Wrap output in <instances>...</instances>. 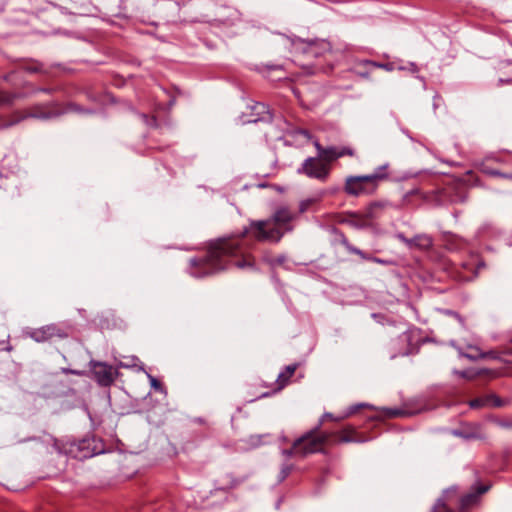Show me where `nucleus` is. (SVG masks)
<instances>
[{
	"instance_id": "nucleus-38",
	"label": "nucleus",
	"mask_w": 512,
	"mask_h": 512,
	"mask_svg": "<svg viewBox=\"0 0 512 512\" xmlns=\"http://www.w3.org/2000/svg\"><path fill=\"white\" fill-rule=\"evenodd\" d=\"M151 386L156 390L162 389V384L152 375H148Z\"/></svg>"
},
{
	"instance_id": "nucleus-7",
	"label": "nucleus",
	"mask_w": 512,
	"mask_h": 512,
	"mask_svg": "<svg viewBox=\"0 0 512 512\" xmlns=\"http://www.w3.org/2000/svg\"><path fill=\"white\" fill-rule=\"evenodd\" d=\"M91 373L98 385L110 386L117 375V371L106 362L91 360L89 363Z\"/></svg>"
},
{
	"instance_id": "nucleus-36",
	"label": "nucleus",
	"mask_w": 512,
	"mask_h": 512,
	"mask_svg": "<svg viewBox=\"0 0 512 512\" xmlns=\"http://www.w3.org/2000/svg\"><path fill=\"white\" fill-rule=\"evenodd\" d=\"M253 109L256 111L257 115H261L263 113H267L269 114L268 111H266V106L265 104L263 103H256L254 106H253Z\"/></svg>"
},
{
	"instance_id": "nucleus-43",
	"label": "nucleus",
	"mask_w": 512,
	"mask_h": 512,
	"mask_svg": "<svg viewBox=\"0 0 512 512\" xmlns=\"http://www.w3.org/2000/svg\"><path fill=\"white\" fill-rule=\"evenodd\" d=\"M499 425L504 428H512V422L510 421H501Z\"/></svg>"
},
{
	"instance_id": "nucleus-23",
	"label": "nucleus",
	"mask_w": 512,
	"mask_h": 512,
	"mask_svg": "<svg viewBox=\"0 0 512 512\" xmlns=\"http://www.w3.org/2000/svg\"><path fill=\"white\" fill-rule=\"evenodd\" d=\"M470 349L474 350V353H463L459 349V354L462 357L468 358L472 361L478 360L480 358H484L486 355L484 353H481L480 350L477 347L469 346Z\"/></svg>"
},
{
	"instance_id": "nucleus-33",
	"label": "nucleus",
	"mask_w": 512,
	"mask_h": 512,
	"mask_svg": "<svg viewBox=\"0 0 512 512\" xmlns=\"http://www.w3.org/2000/svg\"><path fill=\"white\" fill-rule=\"evenodd\" d=\"M292 467L293 466L289 465V464H284L282 466V469H281V472L279 475V481H283L290 474Z\"/></svg>"
},
{
	"instance_id": "nucleus-44",
	"label": "nucleus",
	"mask_w": 512,
	"mask_h": 512,
	"mask_svg": "<svg viewBox=\"0 0 512 512\" xmlns=\"http://www.w3.org/2000/svg\"><path fill=\"white\" fill-rule=\"evenodd\" d=\"M408 248H414V241L413 238H408L406 242L404 243Z\"/></svg>"
},
{
	"instance_id": "nucleus-11",
	"label": "nucleus",
	"mask_w": 512,
	"mask_h": 512,
	"mask_svg": "<svg viewBox=\"0 0 512 512\" xmlns=\"http://www.w3.org/2000/svg\"><path fill=\"white\" fill-rule=\"evenodd\" d=\"M343 156H354V150L350 147L329 146L324 148L319 158L329 165L332 161Z\"/></svg>"
},
{
	"instance_id": "nucleus-48",
	"label": "nucleus",
	"mask_w": 512,
	"mask_h": 512,
	"mask_svg": "<svg viewBox=\"0 0 512 512\" xmlns=\"http://www.w3.org/2000/svg\"><path fill=\"white\" fill-rule=\"evenodd\" d=\"M447 313L450 314V315L455 316L459 321H462L461 317L457 313H455L453 311H447Z\"/></svg>"
},
{
	"instance_id": "nucleus-45",
	"label": "nucleus",
	"mask_w": 512,
	"mask_h": 512,
	"mask_svg": "<svg viewBox=\"0 0 512 512\" xmlns=\"http://www.w3.org/2000/svg\"><path fill=\"white\" fill-rule=\"evenodd\" d=\"M458 375H460L461 377L463 378H470V375H469V372L468 371H461V372H456Z\"/></svg>"
},
{
	"instance_id": "nucleus-19",
	"label": "nucleus",
	"mask_w": 512,
	"mask_h": 512,
	"mask_svg": "<svg viewBox=\"0 0 512 512\" xmlns=\"http://www.w3.org/2000/svg\"><path fill=\"white\" fill-rule=\"evenodd\" d=\"M387 168L388 164L381 165L377 167L373 173L368 174L367 177H369L371 182L375 184V187H378V184L380 181L386 179L388 177L387 174Z\"/></svg>"
},
{
	"instance_id": "nucleus-14",
	"label": "nucleus",
	"mask_w": 512,
	"mask_h": 512,
	"mask_svg": "<svg viewBox=\"0 0 512 512\" xmlns=\"http://www.w3.org/2000/svg\"><path fill=\"white\" fill-rule=\"evenodd\" d=\"M488 489H489V486L479 485V486H477L475 491L462 496V498L460 499L461 508L466 509V508L470 507L471 505H473L474 503H476L479 496L484 494L485 492H487Z\"/></svg>"
},
{
	"instance_id": "nucleus-9",
	"label": "nucleus",
	"mask_w": 512,
	"mask_h": 512,
	"mask_svg": "<svg viewBox=\"0 0 512 512\" xmlns=\"http://www.w3.org/2000/svg\"><path fill=\"white\" fill-rule=\"evenodd\" d=\"M411 335L408 332H403L396 338L392 339L387 346V354L390 359L398 356H407L411 353Z\"/></svg>"
},
{
	"instance_id": "nucleus-37",
	"label": "nucleus",
	"mask_w": 512,
	"mask_h": 512,
	"mask_svg": "<svg viewBox=\"0 0 512 512\" xmlns=\"http://www.w3.org/2000/svg\"><path fill=\"white\" fill-rule=\"evenodd\" d=\"M62 373L72 374V375H77V376H83L85 374L84 371L75 370V369H71V368H62Z\"/></svg>"
},
{
	"instance_id": "nucleus-8",
	"label": "nucleus",
	"mask_w": 512,
	"mask_h": 512,
	"mask_svg": "<svg viewBox=\"0 0 512 512\" xmlns=\"http://www.w3.org/2000/svg\"><path fill=\"white\" fill-rule=\"evenodd\" d=\"M26 334L38 343L46 342L53 338L64 339L68 337L67 331L57 324H49L40 328L30 329Z\"/></svg>"
},
{
	"instance_id": "nucleus-31",
	"label": "nucleus",
	"mask_w": 512,
	"mask_h": 512,
	"mask_svg": "<svg viewBox=\"0 0 512 512\" xmlns=\"http://www.w3.org/2000/svg\"><path fill=\"white\" fill-rule=\"evenodd\" d=\"M385 415L389 418L404 416L406 412L397 408H384Z\"/></svg>"
},
{
	"instance_id": "nucleus-40",
	"label": "nucleus",
	"mask_w": 512,
	"mask_h": 512,
	"mask_svg": "<svg viewBox=\"0 0 512 512\" xmlns=\"http://www.w3.org/2000/svg\"><path fill=\"white\" fill-rule=\"evenodd\" d=\"M282 454L286 457H292L294 455H299V453H296L295 449H294V445L292 446L291 449H285L282 451Z\"/></svg>"
},
{
	"instance_id": "nucleus-12",
	"label": "nucleus",
	"mask_w": 512,
	"mask_h": 512,
	"mask_svg": "<svg viewBox=\"0 0 512 512\" xmlns=\"http://www.w3.org/2000/svg\"><path fill=\"white\" fill-rule=\"evenodd\" d=\"M442 241L445 248L450 251H459L467 246L465 239L450 232H444L442 234Z\"/></svg>"
},
{
	"instance_id": "nucleus-41",
	"label": "nucleus",
	"mask_w": 512,
	"mask_h": 512,
	"mask_svg": "<svg viewBox=\"0 0 512 512\" xmlns=\"http://www.w3.org/2000/svg\"><path fill=\"white\" fill-rule=\"evenodd\" d=\"M326 419H330V420H341V417H340V418H334L333 414H331V413H325V414H323V416L321 417L320 421H322V423H323Z\"/></svg>"
},
{
	"instance_id": "nucleus-20",
	"label": "nucleus",
	"mask_w": 512,
	"mask_h": 512,
	"mask_svg": "<svg viewBox=\"0 0 512 512\" xmlns=\"http://www.w3.org/2000/svg\"><path fill=\"white\" fill-rule=\"evenodd\" d=\"M269 437V434H254L250 435L245 439V442L251 448H257L266 443V439Z\"/></svg>"
},
{
	"instance_id": "nucleus-15",
	"label": "nucleus",
	"mask_w": 512,
	"mask_h": 512,
	"mask_svg": "<svg viewBox=\"0 0 512 512\" xmlns=\"http://www.w3.org/2000/svg\"><path fill=\"white\" fill-rule=\"evenodd\" d=\"M330 50L329 42L325 40L321 41H310L307 43L306 48L303 50L304 53L318 57L326 51Z\"/></svg>"
},
{
	"instance_id": "nucleus-13",
	"label": "nucleus",
	"mask_w": 512,
	"mask_h": 512,
	"mask_svg": "<svg viewBox=\"0 0 512 512\" xmlns=\"http://www.w3.org/2000/svg\"><path fill=\"white\" fill-rule=\"evenodd\" d=\"M342 245L346 248V250L349 253L356 254V255L360 256L363 260L372 261V262L382 264V265H388L390 263V261H388V260L377 258V257L371 256V255L365 253L364 251L360 250L359 248L351 245L346 238H343Z\"/></svg>"
},
{
	"instance_id": "nucleus-53",
	"label": "nucleus",
	"mask_w": 512,
	"mask_h": 512,
	"mask_svg": "<svg viewBox=\"0 0 512 512\" xmlns=\"http://www.w3.org/2000/svg\"><path fill=\"white\" fill-rule=\"evenodd\" d=\"M416 193H418V190H417V189H415V190H412V191L408 192L406 196L414 195V194H416Z\"/></svg>"
},
{
	"instance_id": "nucleus-42",
	"label": "nucleus",
	"mask_w": 512,
	"mask_h": 512,
	"mask_svg": "<svg viewBox=\"0 0 512 512\" xmlns=\"http://www.w3.org/2000/svg\"><path fill=\"white\" fill-rule=\"evenodd\" d=\"M314 146H315V148L317 150V154H318L317 157H320V155L322 154V152H323L325 147H323L318 141L314 142Z\"/></svg>"
},
{
	"instance_id": "nucleus-17",
	"label": "nucleus",
	"mask_w": 512,
	"mask_h": 512,
	"mask_svg": "<svg viewBox=\"0 0 512 512\" xmlns=\"http://www.w3.org/2000/svg\"><path fill=\"white\" fill-rule=\"evenodd\" d=\"M344 222L358 229L365 228L368 226L365 216H363V214L358 213H349Z\"/></svg>"
},
{
	"instance_id": "nucleus-51",
	"label": "nucleus",
	"mask_w": 512,
	"mask_h": 512,
	"mask_svg": "<svg viewBox=\"0 0 512 512\" xmlns=\"http://www.w3.org/2000/svg\"><path fill=\"white\" fill-rule=\"evenodd\" d=\"M53 89L51 88H43V89H38L37 91H42V92H46V93H51Z\"/></svg>"
},
{
	"instance_id": "nucleus-35",
	"label": "nucleus",
	"mask_w": 512,
	"mask_h": 512,
	"mask_svg": "<svg viewBox=\"0 0 512 512\" xmlns=\"http://www.w3.org/2000/svg\"><path fill=\"white\" fill-rule=\"evenodd\" d=\"M136 361H138V358H136V357H131V358L129 359V361H127V362H120V363L118 364V366H119V367H123V368H130V367H134V366L136 365V363H135Z\"/></svg>"
},
{
	"instance_id": "nucleus-54",
	"label": "nucleus",
	"mask_w": 512,
	"mask_h": 512,
	"mask_svg": "<svg viewBox=\"0 0 512 512\" xmlns=\"http://www.w3.org/2000/svg\"><path fill=\"white\" fill-rule=\"evenodd\" d=\"M197 422H199V423H203L204 421H203L201 418H198V419H197Z\"/></svg>"
},
{
	"instance_id": "nucleus-4",
	"label": "nucleus",
	"mask_w": 512,
	"mask_h": 512,
	"mask_svg": "<svg viewBox=\"0 0 512 512\" xmlns=\"http://www.w3.org/2000/svg\"><path fill=\"white\" fill-rule=\"evenodd\" d=\"M330 170V165L324 163L319 157H308L297 169V173L325 182L330 174Z\"/></svg>"
},
{
	"instance_id": "nucleus-6",
	"label": "nucleus",
	"mask_w": 512,
	"mask_h": 512,
	"mask_svg": "<svg viewBox=\"0 0 512 512\" xmlns=\"http://www.w3.org/2000/svg\"><path fill=\"white\" fill-rule=\"evenodd\" d=\"M484 269H486L484 260L477 254H471L459 265L457 279L463 282L472 281Z\"/></svg>"
},
{
	"instance_id": "nucleus-1",
	"label": "nucleus",
	"mask_w": 512,
	"mask_h": 512,
	"mask_svg": "<svg viewBox=\"0 0 512 512\" xmlns=\"http://www.w3.org/2000/svg\"><path fill=\"white\" fill-rule=\"evenodd\" d=\"M295 213L287 207L277 208L272 216L265 220H251L238 236L219 238L212 242L203 257L190 259V274L194 277H205L234 264L238 268H252L253 261L248 253L245 237L250 235L259 242L278 243L286 232L293 230L290 224Z\"/></svg>"
},
{
	"instance_id": "nucleus-39",
	"label": "nucleus",
	"mask_w": 512,
	"mask_h": 512,
	"mask_svg": "<svg viewBox=\"0 0 512 512\" xmlns=\"http://www.w3.org/2000/svg\"><path fill=\"white\" fill-rule=\"evenodd\" d=\"M490 230L492 231L493 230V226L492 224L490 223H485L483 224L480 229H479V233L484 235V234H487L488 232H490Z\"/></svg>"
},
{
	"instance_id": "nucleus-46",
	"label": "nucleus",
	"mask_w": 512,
	"mask_h": 512,
	"mask_svg": "<svg viewBox=\"0 0 512 512\" xmlns=\"http://www.w3.org/2000/svg\"><path fill=\"white\" fill-rule=\"evenodd\" d=\"M397 238L402 242V243H405L406 240L408 239L407 237L404 236V234L402 233H399L397 234Z\"/></svg>"
},
{
	"instance_id": "nucleus-30",
	"label": "nucleus",
	"mask_w": 512,
	"mask_h": 512,
	"mask_svg": "<svg viewBox=\"0 0 512 512\" xmlns=\"http://www.w3.org/2000/svg\"><path fill=\"white\" fill-rule=\"evenodd\" d=\"M321 197H318V198H309V199H306V200H303L300 202L299 204V212L300 213H304L308 210V208L316 203L317 201L320 200Z\"/></svg>"
},
{
	"instance_id": "nucleus-32",
	"label": "nucleus",
	"mask_w": 512,
	"mask_h": 512,
	"mask_svg": "<svg viewBox=\"0 0 512 512\" xmlns=\"http://www.w3.org/2000/svg\"><path fill=\"white\" fill-rule=\"evenodd\" d=\"M23 68L25 71L30 72V73L42 72V65L38 62H32V63L26 64Z\"/></svg>"
},
{
	"instance_id": "nucleus-50",
	"label": "nucleus",
	"mask_w": 512,
	"mask_h": 512,
	"mask_svg": "<svg viewBox=\"0 0 512 512\" xmlns=\"http://www.w3.org/2000/svg\"><path fill=\"white\" fill-rule=\"evenodd\" d=\"M264 120H266V117L260 116V117H258L256 119L250 120V122H257V121H264Z\"/></svg>"
},
{
	"instance_id": "nucleus-3",
	"label": "nucleus",
	"mask_w": 512,
	"mask_h": 512,
	"mask_svg": "<svg viewBox=\"0 0 512 512\" xmlns=\"http://www.w3.org/2000/svg\"><path fill=\"white\" fill-rule=\"evenodd\" d=\"M62 114V110L55 103L38 104L30 108L26 114H15L11 120L0 124L1 128L11 127L26 118L48 120Z\"/></svg>"
},
{
	"instance_id": "nucleus-18",
	"label": "nucleus",
	"mask_w": 512,
	"mask_h": 512,
	"mask_svg": "<svg viewBox=\"0 0 512 512\" xmlns=\"http://www.w3.org/2000/svg\"><path fill=\"white\" fill-rule=\"evenodd\" d=\"M414 248L428 250L433 245V239L428 234H419L413 237Z\"/></svg>"
},
{
	"instance_id": "nucleus-22",
	"label": "nucleus",
	"mask_w": 512,
	"mask_h": 512,
	"mask_svg": "<svg viewBox=\"0 0 512 512\" xmlns=\"http://www.w3.org/2000/svg\"><path fill=\"white\" fill-rule=\"evenodd\" d=\"M18 96V94L0 91V106L11 105Z\"/></svg>"
},
{
	"instance_id": "nucleus-34",
	"label": "nucleus",
	"mask_w": 512,
	"mask_h": 512,
	"mask_svg": "<svg viewBox=\"0 0 512 512\" xmlns=\"http://www.w3.org/2000/svg\"><path fill=\"white\" fill-rule=\"evenodd\" d=\"M141 119L146 123V125L151 127L157 126V120L155 117H149L146 114H140Z\"/></svg>"
},
{
	"instance_id": "nucleus-28",
	"label": "nucleus",
	"mask_w": 512,
	"mask_h": 512,
	"mask_svg": "<svg viewBox=\"0 0 512 512\" xmlns=\"http://www.w3.org/2000/svg\"><path fill=\"white\" fill-rule=\"evenodd\" d=\"M482 171L487 174V175H491V176H499V177H504V178H508V179H512V173H509V174H506V173H502L498 170H495V169H491L489 168L488 166H486L485 164H482Z\"/></svg>"
},
{
	"instance_id": "nucleus-26",
	"label": "nucleus",
	"mask_w": 512,
	"mask_h": 512,
	"mask_svg": "<svg viewBox=\"0 0 512 512\" xmlns=\"http://www.w3.org/2000/svg\"><path fill=\"white\" fill-rule=\"evenodd\" d=\"M296 370V365H288L286 367L285 372H281L278 376V381L283 384L288 381V379L294 374Z\"/></svg>"
},
{
	"instance_id": "nucleus-16",
	"label": "nucleus",
	"mask_w": 512,
	"mask_h": 512,
	"mask_svg": "<svg viewBox=\"0 0 512 512\" xmlns=\"http://www.w3.org/2000/svg\"><path fill=\"white\" fill-rule=\"evenodd\" d=\"M386 206V202H372L363 213V216H365L367 223L369 224L371 220L377 219L379 217L378 211L384 209Z\"/></svg>"
},
{
	"instance_id": "nucleus-2",
	"label": "nucleus",
	"mask_w": 512,
	"mask_h": 512,
	"mask_svg": "<svg viewBox=\"0 0 512 512\" xmlns=\"http://www.w3.org/2000/svg\"><path fill=\"white\" fill-rule=\"evenodd\" d=\"M322 421L310 431L294 441V449L299 456L305 457L312 453L322 451V446L328 441V433H320Z\"/></svg>"
},
{
	"instance_id": "nucleus-10",
	"label": "nucleus",
	"mask_w": 512,
	"mask_h": 512,
	"mask_svg": "<svg viewBox=\"0 0 512 512\" xmlns=\"http://www.w3.org/2000/svg\"><path fill=\"white\" fill-rule=\"evenodd\" d=\"M452 435L465 440L484 439L482 426L478 423H466L451 431Z\"/></svg>"
},
{
	"instance_id": "nucleus-29",
	"label": "nucleus",
	"mask_w": 512,
	"mask_h": 512,
	"mask_svg": "<svg viewBox=\"0 0 512 512\" xmlns=\"http://www.w3.org/2000/svg\"><path fill=\"white\" fill-rule=\"evenodd\" d=\"M469 406L473 409L488 406L487 396L478 397V398H475V399L469 401Z\"/></svg>"
},
{
	"instance_id": "nucleus-52",
	"label": "nucleus",
	"mask_w": 512,
	"mask_h": 512,
	"mask_svg": "<svg viewBox=\"0 0 512 512\" xmlns=\"http://www.w3.org/2000/svg\"><path fill=\"white\" fill-rule=\"evenodd\" d=\"M299 133L302 134L305 137L309 136V132L307 130H300Z\"/></svg>"
},
{
	"instance_id": "nucleus-21",
	"label": "nucleus",
	"mask_w": 512,
	"mask_h": 512,
	"mask_svg": "<svg viewBox=\"0 0 512 512\" xmlns=\"http://www.w3.org/2000/svg\"><path fill=\"white\" fill-rule=\"evenodd\" d=\"M488 406L491 407H504L510 403L509 400H503L496 394L487 395Z\"/></svg>"
},
{
	"instance_id": "nucleus-24",
	"label": "nucleus",
	"mask_w": 512,
	"mask_h": 512,
	"mask_svg": "<svg viewBox=\"0 0 512 512\" xmlns=\"http://www.w3.org/2000/svg\"><path fill=\"white\" fill-rule=\"evenodd\" d=\"M369 408V409H374L375 407L373 405H370L368 403H359V404H355V405H352L348 408L347 412L345 413V415H343L341 417V419H344L346 417H349L353 414H355L360 408Z\"/></svg>"
},
{
	"instance_id": "nucleus-49",
	"label": "nucleus",
	"mask_w": 512,
	"mask_h": 512,
	"mask_svg": "<svg viewBox=\"0 0 512 512\" xmlns=\"http://www.w3.org/2000/svg\"><path fill=\"white\" fill-rule=\"evenodd\" d=\"M410 70H411L412 72H417V71H418V68H417V66H416L414 63H411V64H410Z\"/></svg>"
},
{
	"instance_id": "nucleus-27",
	"label": "nucleus",
	"mask_w": 512,
	"mask_h": 512,
	"mask_svg": "<svg viewBox=\"0 0 512 512\" xmlns=\"http://www.w3.org/2000/svg\"><path fill=\"white\" fill-rule=\"evenodd\" d=\"M363 65L369 66V67H374V68H381V69H384L387 71L393 70V65L391 63H378V62H375L372 60H365V61H363Z\"/></svg>"
},
{
	"instance_id": "nucleus-5",
	"label": "nucleus",
	"mask_w": 512,
	"mask_h": 512,
	"mask_svg": "<svg viewBox=\"0 0 512 512\" xmlns=\"http://www.w3.org/2000/svg\"><path fill=\"white\" fill-rule=\"evenodd\" d=\"M367 175L348 176L345 179L344 192L349 196L359 197L362 195H371L376 191Z\"/></svg>"
},
{
	"instance_id": "nucleus-47",
	"label": "nucleus",
	"mask_w": 512,
	"mask_h": 512,
	"mask_svg": "<svg viewBox=\"0 0 512 512\" xmlns=\"http://www.w3.org/2000/svg\"><path fill=\"white\" fill-rule=\"evenodd\" d=\"M285 260V257L284 256H280L278 257L276 260H275V263L277 264H282Z\"/></svg>"
},
{
	"instance_id": "nucleus-25",
	"label": "nucleus",
	"mask_w": 512,
	"mask_h": 512,
	"mask_svg": "<svg viewBox=\"0 0 512 512\" xmlns=\"http://www.w3.org/2000/svg\"><path fill=\"white\" fill-rule=\"evenodd\" d=\"M354 433V430L352 428H349V429H345L341 432V434L339 435V442H345V443H348V442H357L359 441L358 439H356L352 434Z\"/></svg>"
}]
</instances>
